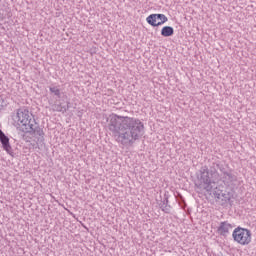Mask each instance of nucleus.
I'll list each match as a JSON object with an SVG mask.
<instances>
[{
  "instance_id": "8",
  "label": "nucleus",
  "mask_w": 256,
  "mask_h": 256,
  "mask_svg": "<svg viewBox=\"0 0 256 256\" xmlns=\"http://www.w3.org/2000/svg\"><path fill=\"white\" fill-rule=\"evenodd\" d=\"M160 209L164 211V213H171V205H169V195L164 194L163 200L159 203Z\"/></svg>"
},
{
  "instance_id": "10",
  "label": "nucleus",
  "mask_w": 256,
  "mask_h": 256,
  "mask_svg": "<svg viewBox=\"0 0 256 256\" xmlns=\"http://www.w3.org/2000/svg\"><path fill=\"white\" fill-rule=\"evenodd\" d=\"M146 21L148 23V25H151L152 27H159V22L157 19V14H151L146 18Z\"/></svg>"
},
{
  "instance_id": "9",
  "label": "nucleus",
  "mask_w": 256,
  "mask_h": 256,
  "mask_svg": "<svg viewBox=\"0 0 256 256\" xmlns=\"http://www.w3.org/2000/svg\"><path fill=\"white\" fill-rule=\"evenodd\" d=\"M175 34V29L171 26H164L161 30L162 37H173Z\"/></svg>"
},
{
  "instance_id": "11",
  "label": "nucleus",
  "mask_w": 256,
  "mask_h": 256,
  "mask_svg": "<svg viewBox=\"0 0 256 256\" xmlns=\"http://www.w3.org/2000/svg\"><path fill=\"white\" fill-rule=\"evenodd\" d=\"M157 19L159 20L158 25H163L164 23H167V21H169V19L167 18V16H165V14H156Z\"/></svg>"
},
{
  "instance_id": "14",
  "label": "nucleus",
  "mask_w": 256,
  "mask_h": 256,
  "mask_svg": "<svg viewBox=\"0 0 256 256\" xmlns=\"http://www.w3.org/2000/svg\"><path fill=\"white\" fill-rule=\"evenodd\" d=\"M52 109H53V111L61 112V111H64L65 108H63V106L61 104H54L52 106Z\"/></svg>"
},
{
  "instance_id": "6",
  "label": "nucleus",
  "mask_w": 256,
  "mask_h": 256,
  "mask_svg": "<svg viewBox=\"0 0 256 256\" xmlns=\"http://www.w3.org/2000/svg\"><path fill=\"white\" fill-rule=\"evenodd\" d=\"M0 143L2 144V148L8 155H13V148L11 147V144L9 143V137L5 135V133L2 131L0 132Z\"/></svg>"
},
{
  "instance_id": "12",
  "label": "nucleus",
  "mask_w": 256,
  "mask_h": 256,
  "mask_svg": "<svg viewBox=\"0 0 256 256\" xmlns=\"http://www.w3.org/2000/svg\"><path fill=\"white\" fill-rule=\"evenodd\" d=\"M50 93H53L56 97H61V90L57 86H51L49 88Z\"/></svg>"
},
{
  "instance_id": "2",
  "label": "nucleus",
  "mask_w": 256,
  "mask_h": 256,
  "mask_svg": "<svg viewBox=\"0 0 256 256\" xmlns=\"http://www.w3.org/2000/svg\"><path fill=\"white\" fill-rule=\"evenodd\" d=\"M219 181H222L228 189H235L237 175L225 170L219 163H213L210 167L202 166L198 171L195 187L205 193H211Z\"/></svg>"
},
{
  "instance_id": "7",
  "label": "nucleus",
  "mask_w": 256,
  "mask_h": 256,
  "mask_svg": "<svg viewBox=\"0 0 256 256\" xmlns=\"http://www.w3.org/2000/svg\"><path fill=\"white\" fill-rule=\"evenodd\" d=\"M26 133H33L34 135H38V137H43L45 135V132H43V128L39 127V125L37 124V122H35L32 124V128L31 126H28L25 130Z\"/></svg>"
},
{
  "instance_id": "3",
  "label": "nucleus",
  "mask_w": 256,
  "mask_h": 256,
  "mask_svg": "<svg viewBox=\"0 0 256 256\" xmlns=\"http://www.w3.org/2000/svg\"><path fill=\"white\" fill-rule=\"evenodd\" d=\"M251 230L238 226L234 229L232 237L238 245H249L251 243Z\"/></svg>"
},
{
  "instance_id": "5",
  "label": "nucleus",
  "mask_w": 256,
  "mask_h": 256,
  "mask_svg": "<svg viewBox=\"0 0 256 256\" xmlns=\"http://www.w3.org/2000/svg\"><path fill=\"white\" fill-rule=\"evenodd\" d=\"M233 229V224L229 223L228 221L220 222V225L217 228L218 235L222 237H227L231 230Z\"/></svg>"
},
{
  "instance_id": "15",
  "label": "nucleus",
  "mask_w": 256,
  "mask_h": 256,
  "mask_svg": "<svg viewBox=\"0 0 256 256\" xmlns=\"http://www.w3.org/2000/svg\"><path fill=\"white\" fill-rule=\"evenodd\" d=\"M3 132V130L2 129H0V133H2Z\"/></svg>"
},
{
  "instance_id": "1",
  "label": "nucleus",
  "mask_w": 256,
  "mask_h": 256,
  "mask_svg": "<svg viewBox=\"0 0 256 256\" xmlns=\"http://www.w3.org/2000/svg\"><path fill=\"white\" fill-rule=\"evenodd\" d=\"M107 123L114 141L123 147H132L145 135V124L139 118L111 114Z\"/></svg>"
},
{
  "instance_id": "13",
  "label": "nucleus",
  "mask_w": 256,
  "mask_h": 256,
  "mask_svg": "<svg viewBox=\"0 0 256 256\" xmlns=\"http://www.w3.org/2000/svg\"><path fill=\"white\" fill-rule=\"evenodd\" d=\"M8 103H7V99H5V96L0 95V111L1 109L7 107Z\"/></svg>"
},
{
  "instance_id": "4",
  "label": "nucleus",
  "mask_w": 256,
  "mask_h": 256,
  "mask_svg": "<svg viewBox=\"0 0 256 256\" xmlns=\"http://www.w3.org/2000/svg\"><path fill=\"white\" fill-rule=\"evenodd\" d=\"M16 120L19 125L25 127V130L28 127H30V129L33 128V123H35V119L31 117V115L29 114V110L25 108H20L17 110Z\"/></svg>"
}]
</instances>
